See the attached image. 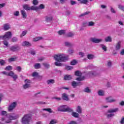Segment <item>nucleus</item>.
I'll return each mask as SVG.
<instances>
[{"label": "nucleus", "mask_w": 124, "mask_h": 124, "mask_svg": "<svg viewBox=\"0 0 124 124\" xmlns=\"http://www.w3.org/2000/svg\"><path fill=\"white\" fill-rule=\"evenodd\" d=\"M36 104H38L39 105H43L46 104V103L45 102H38L36 103Z\"/></svg>", "instance_id": "nucleus-53"}, {"label": "nucleus", "mask_w": 124, "mask_h": 124, "mask_svg": "<svg viewBox=\"0 0 124 124\" xmlns=\"http://www.w3.org/2000/svg\"><path fill=\"white\" fill-rule=\"evenodd\" d=\"M57 124V120L56 119H52L49 123V124Z\"/></svg>", "instance_id": "nucleus-50"}, {"label": "nucleus", "mask_w": 124, "mask_h": 124, "mask_svg": "<svg viewBox=\"0 0 124 124\" xmlns=\"http://www.w3.org/2000/svg\"><path fill=\"white\" fill-rule=\"evenodd\" d=\"M77 84H78L77 82L74 81L72 82V83H71L72 86L74 88H76V87L78 86Z\"/></svg>", "instance_id": "nucleus-41"}, {"label": "nucleus", "mask_w": 124, "mask_h": 124, "mask_svg": "<svg viewBox=\"0 0 124 124\" xmlns=\"http://www.w3.org/2000/svg\"><path fill=\"white\" fill-rule=\"evenodd\" d=\"M120 124H124V117H123L121 119V120L120 121Z\"/></svg>", "instance_id": "nucleus-64"}, {"label": "nucleus", "mask_w": 124, "mask_h": 124, "mask_svg": "<svg viewBox=\"0 0 124 124\" xmlns=\"http://www.w3.org/2000/svg\"><path fill=\"white\" fill-rule=\"evenodd\" d=\"M64 112H69L70 113L71 112H73V109L69 107H67L65 108Z\"/></svg>", "instance_id": "nucleus-30"}, {"label": "nucleus", "mask_w": 124, "mask_h": 124, "mask_svg": "<svg viewBox=\"0 0 124 124\" xmlns=\"http://www.w3.org/2000/svg\"><path fill=\"white\" fill-rule=\"evenodd\" d=\"M75 35V33L72 32H69L66 34V36L67 37H73Z\"/></svg>", "instance_id": "nucleus-25"}, {"label": "nucleus", "mask_w": 124, "mask_h": 124, "mask_svg": "<svg viewBox=\"0 0 124 124\" xmlns=\"http://www.w3.org/2000/svg\"><path fill=\"white\" fill-rule=\"evenodd\" d=\"M65 33V30H60L58 31V34L60 35H62Z\"/></svg>", "instance_id": "nucleus-39"}, {"label": "nucleus", "mask_w": 124, "mask_h": 124, "mask_svg": "<svg viewBox=\"0 0 124 124\" xmlns=\"http://www.w3.org/2000/svg\"><path fill=\"white\" fill-rule=\"evenodd\" d=\"M121 44H122V42L121 41H119L118 43L116 44L115 46V50H116V51H119L121 50Z\"/></svg>", "instance_id": "nucleus-14"}, {"label": "nucleus", "mask_w": 124, "mask_h": 124, "mask_svg": "<svg viewBox=\"0 0 124 124\" xmlns=\"http://www.w3.org/2000/svg\"><path fill=\"white\" fill-rule=\"evenodd\" d=\"M99 47L102 48V50L104 51V52H106L107 51V47H106V46L103 44H100L99 45Z\"/></svg>", "instance_id": "nucleus-22"}, {"label": "nucleus", "mask_w": 124, "mask_h": 124, "mask_svg": "<svg viewBox=\"0 0 124 124\" xmlns=\"http://www.w3.org/2000/svg\"><path fill=\"white\" fill-rule=\"evenodd\" d=\"M62 98L63 100L65 101H69V98L68 97V94L66 93H63L62 95Z\"/></svg>", "instance_id": "nucleus-10"}, {"label": "nucleus", "mask_w": 124, "mask_h": 124, "mask_svg": "<svg viewBox=\"0 0 124 124\" xmlns=\"http://www.w3.org/2000/svg\"><path fill=\"white\" fill-rule=\"evenodd\" d=\"M1 116H7L8 118L11 121L12 120H17L19 118L20 115L19 114H16L15 115V113H11V114H7L6 111L3 110L1 112Z\"/></svg>", "instance_id": "nucleus-2"}, {"label": "nucleus", "mask_w": 124, "mask_h": 124, "mask_svg": "<svg viewBox=\"0 0 124 124\" xmlns=\"http://www.w3.org/2000/svg\"><path fill=\"white\" fill-rule=\"evenodd\" d=\"M91 13V12H86L83 14H81L79 15V17H84V16H86V15H89Z\"/></svg>", "instance_id": "nucleus-33"}, {"label": "nucleus", "mask_w": 124, "mask_h": 124, "mask_svg": "<svg viewBox=\"0 0 124 124\" xmlns=\"http://www.w3.org/2000/svg\"><path fill=\"white\" fill-rule=\"evenodd\" d=\"M11 32L8 31L7 32L4 36H0V39H2L3 40H5L6 38H10V37H11Z\"/></svg>", "instance_id": "nucleus-6"}, {"label": "nucleus", "mask_w": 124, "mask_h": 124, "mask_svg": "<svg viewBox=\"0 0 124 124\" xmlns=\"http://www.w3.org/2000/svg\"><path fill=\"white\" fill-rule=\"evenodd\" d=\"M31 114H25L21 119V123L23 124H28L31 122Z\"/></svg>", "instance_id": "nucleus-3"}, {"label": "nucleus", "mask_w": 124, "mask_h": 124, "mask_svg": "<svg viewBox=\"0 0 124 124\" xmlns=\"http://www.w3.org/2000/svg\"><path fill=\"white\" fill-rule=\"evenodd\" d=\"M16 60H17V58H16V57L11 58L8 59V62H15V61H16Z\"/></svg>", "instance_id": "nucleus-34"}, {"label": "nucleus", "mask_w": 124, "mask_h": 124, "mask_svg": "<svg viewBox=\"0 0 124 124\" xmlns=\"http://www.w3.org/2000/svg\"><path fill=\"white\" fill-rule=\"evenodd\" d=\"M38 7V9H44V8H45V6L42 4H41Z\"/></svg>", "instance_id": "nucleus-49"}, {"label": "nucleus", "mask_w": 124, "mask_h": 124, "mask_svg": "<svg viewBox=\"0 0 124 124\" xmlns=\"http://www.w3.org/2000/svg\"><path fill=\"white\" fill-rule=\"evenodd\" d=\"M75 75L76 76H78V77H81L82 76V73L80 72V71H77L75 72Z\"/></svg>", "instance_id": "nucleus-27"}, {"label": "nucleus", "mask_w": 124, "mask_h": 124, "mask_svg": "<svg viewBox=\"0 0 124 124\" xmlns=\"http://www.w3.org/2000/svg\"><path fill=\"white\" fill-rule=\"evenodd\" d=\"M98 95H100V96H102L104 95V91L102 90H99L98 92Z\"/></svg>", "instance_id": "nucleus-35"}, {"label": "nucleus", "mask_w": 124, "mask_h": 124, "mask_svg": "<svg viewBox=\"0 0 124 124\" xmlns=\"http://www.w3.org/2000/svg\"><path fill=\"white\" fill-rule=\"evenodd\" d=\"M88 22H87V21L83 22L82 23L83 27H87V26H88Z\"/></svg>", "instance_id": "nucleus-62"}, {"label": "nucleus", "mask_w": 124, "mask_h": 124, "mask_svg": "<svg viewBox=\"0 0 124 124\" xmlns=\"http://www.w3.org/2000/svg\"><path fill=\"white\" fill-rule=\"evenodd\" d=\"M88 27H93L94 26V22L93 21H90L88 23Z\"/></svg>", "instance_id": "nucleus-44"}, {"label": "nucleus", "mask_w": 124, "mask_h": 124, "mask_svg": "<svg viewBox=\"0 0 124 124\" xmlns=\"http://www.w3.org/2000/svg\"><path fill=\"white\" fill-rule=\"evenodd\" d=\"M76 1H74V0H70V4H71V5H75V4H76Z\"/></svg>", "instance_id": "nucleus-61"}, {"label": "nucleus", "mask_w": 124, "mask_h": 124, "mask_svg": "<svg viewBox=\"0 0 124 124\" xmlns=\"http://www.w3.org/2000/svg\"><path fill=\"white\" fill-rule=\"evenodd\" d=\"M76 111L78 114H82V108H81V106H78L77 108Z\"/></svg>", "instance_id": "nucleus-23"}, {"label": "nucleus", "mask_w": 124, "mask_h": 124, "mask_svg": "<svg viewBox=\"0 0 124 124\" xmlns=\"http://www.w3.org/2000/svg\"><path fill=\"white\" fill-rule=\"evenodd\" d=\"M77 63V61L75 60H74L71 62V65H75Z\"/></svg>", "instance_id": "nucleus-43"}, {"label": "nucleus", "mask_w": 124, "mask_h": 124, "mask_svg": "<svg viewBox=\"0 0 124 124\" xmlns=\"http://www.w3.org/2000/svg\"><path fill=\"white\" fill-rule=\"evenodd\" d=\"M43 111H47V112H48V113H53V111H52V109L50 108H43L42 109Z\"/></svg>", "instance_id": "nucleus-37"}, {"label": "nucleus", "mask_w": 124, "mask_h": 124, "mask_svg": "<svg viewBox=\"0 0 124 124\" xmlns=\"http://www.w3.org/2000/svg\"><path fill=\"white\" fill-rule=\"evenodd\" d=\"M5 70H8V71H9L10 70H12V66H7L5 68Z\"/></svg>", "instance_id": "nucleus-45"}, {"label": "nucleus", "mask_w": 124, "mask_h": 124, "mask_svg": "<svg viewBox=\"0 0 124 124\" xmlns=\"http://www.w3.org/2000/svg\"><path fill=\"white\" fill-rule=\"evenodd\" d=\"M16 106H17V102H14L11 104L8 107V111L9 112H12L15 108H16Z\"/></svg>", "instance_id": "nucleus-5"}, {"label": "nucleus", "mask_w": 124, "mask_h": 124, "mask_svg": "<svg viewBox=\"0 0 124 124\" xmlns=\"http://www.w3.org/2000/svg\"><path fill=\"white\" fill-rule=\"evenodd\" d=\"M65 69L66 70H71V69H73V67L71 66H67L65 67Z\"/></svg>", "instance_id": "nucleus-46"}, {"label": "nucleus", "mask_w": 124, "mask_h": 124, "mask_svg": "<svg viewBox=\"0 0 124 124\" xmlns=\"http://www.w3.org/2000/svg\"><path fill=\"white\" fill-rule=\"evenodd\" d=\"M25 82L26 84L23 86V89H24V90H26L28 88H31V84H30L31 83V80L29 79H26L25 80Z\"/></svg>", "instance_id": "nucleus-9"}, {"label": "nucleus", "mask_w": 124, "mask_h": 124, "mask_svg": "<svg viewBox=\"0 0 124 124\" xmlns=\"http://www.w3.org/2000/svg\"><path fill=\"white\" fill-rule=\"evenodd\" d=\"M23 9H25V10H27V11H30V5L28 4H25L24 5H23Z\"/></svg>", "instance_id": "nucleus-19"}, {"label": "nucleus", "mask_w": 124, "mask_h": 124, "mask_svg": "<svg viewBox=\"0 0 124 124\" xmlns=\"http://www.w3.org/2000/svg\"><path fill=\"white\" fill-rule=\"evenodd\" d=\"M42 39V37H36L35 38L33 39V41L36 42L38 41V40H41Z\"/></svg>", "instance_id": "nucleus-38"}, {"label": "nucleus", "mask_w": 124, "mask_h": 124, "mask_svg": "<svg viewBox=\"0 0 124 124\" xmlns=\"http://www.w3.org/2000/svg\"><path fill=\"white\" fill-rule=\"evenodd\" d=\"M87 58L89 60H93V55L92 54H89L87 56Z\"/></svg>", "instance_id": "nucleus-51"}, {"label": "nucleus", "mask_w": 124, "mask_h": 124, "mask_svg": "<svg viewBox=\"0 0 124 124\" xmlns=\"http://www.w3.org/2000/svg\"><path fill=\"white\" fill-rule=\"evenodd\" d=\"M106 100L107 102H109V103L115 102V101H116V100L112 99L111 97H108L106 98Z\"/></svg>", "instance_id": "nucleus-24"}, {"label": "nucleus", "mask_w": 124, "mask_h": 124, "mask_svg": "<svg viewBox=\"0 0 124 124\" xmlns=\"http://www.w3.org/2000/svg\"><path fill=\"white\" fill-rule=\"evenodd\" d=\"M71 79H72V77L69 75H66L63 78V79L65 80V81H68L71 80Z\"/></svg>", "instance_id": "nucleus-15"}, {"label": "nucleus", "mask_w": 124, "mask_h": 124, "mask_svg": "<svg viewBox=\"0 0 124 124\" xmlns=\"http://www.w3.org/2000/svg\"><path fill=\"white\" fill-rule=\"evenodd\" d=\"M46 21L51 22L53 20V17L52 16H46Z\"/></svg>", "instance_id": "nucleus-18"}, {"label": "nucleus", "mask_w": 124, "mask_h": 124, "mask_svg": "<svg viewBox=\"0 0 124 124\" xmlns=\"http://www.w3.org/2000/svg\"><path fill=\"white\" fill-rule=\"evenodd\" d=\"M83 92L84 93H92V90L90 89V87H87L84 88Z\"/></svg>", "instance_id": "nucleus-17"}, {"label": "nucleus", "mask_w": 124, "mask_h": 124, "mask_svg": "<svg viewBox=\"0 0 124 124\" xmlns=\"http://www.w3.org/2000/svg\"><path fill=\"white\" fill-rule=\"evenodd\" d=\"M118 7L119 9H120L121 10H122V11H124V6L122 5H119Z\"/></svg>", "instance_id": "nucleus-56"}, {"label": "nucleus", "mask_w": 124, "mask_h": 124, "mask_svg": "<svg viewBox=\"0 0 124 124\" xmlns=\"http://www.w3.org/2000/svg\"><path fill=\"white\" fill-rule=\"evenodd\" d=\"M67 107V106H66V105L60 106L58 108V111L59 112H64V111H65V107Z\"/></svg>", "instance_id": "nucleus-11"}, {"label": "nucleus", "mask_w": 124, "mask_h": 124, "mask_svg": "<svg viewBox=\"0 0 124 124\" xmlns=\"http://www.w3.org/2000/svg\"><path fill=\"white\" fill-rule=\"evenodd\" d=\"M76 80L77 81H83V80H85V77L77 78Z\"/></svg>", "instance_id": "nucleus-42"}, {"label": "nucleus", "mask_w": 124, "mask_h": 124, "mask_svg": "<svg viewBox=\"0 0 124 124\" xmlns=\"http://www.w3.org/2000/svg\"><path fill=\"white\" fill-rule=\"evenodd\" d=\"M30 10H38V7H34L32 6L30 7Z\"/></svg>", "instance_id": "nucleus-40"}, {"label": "nucleus", "mask_w": 124, "mask_h": 124, "mask_svg": "<svg viewBox=\"0 0 124 124\" xmlns=\"http://www.w3.org/2000/svg\"><path fill=\"white\" fill-rule=\"evenodd\" d=\"M34 67L36 69H37L38 68H40V63H36L35 65H34Z\"/></svg>", "instance_id": "nucleus-47"}, {"label": "nucleus", "mask_w": 124, "mask_h": 124, "mask_svg": "<svg viewBox=\"0 0 124 124\" xmlns=\"http://www.w3.org/2000/svg\"><path fill=\"white\" fill-rule=\"evenodd\" d=\"M16 70L19 72H21L22 71V67H21V66H17L16 68Z\"/></svg>", "instance_id": "nucleus-55"}, {"label": "nucleus", "mask_w": 124, "mask_h": 124, "mask_svg": "<svg viewBox=\"0 0 124 124\" xmlns=\"http://www.w3.org/2000/svg\"><path fill=\"white\" fill-rule=\"evenodd\" d=\"M46 83L47 85H53V84H55V80L53 79H48L46 81Z\"/></svg>", "instance_id": "nucleus-21"}, {"label": "nucleus", "mask_w": 124, "mask_h": 124, "mask_svg": "<svg viewBox=\"0 0 124 124\" xmlns=\"http://www.w3.org/2000/svg\"><path fill=\"white\" fill-rule=\"evenodd\" d=\"M69 124H77V122L72 121L69 122Z\"/></svg>", "instance_id": "nucleus-63"}, {"label": "nucleus", "mask_w": 124, "mask_h": 124, "mask_svg": "<svg viewBox=\"0 0 124 124\" xmlns=\"http://www.w3.org/2000/svg\"><path fill=\"white\" fill-rule=\"evenodd\" d=\"M6 63V62H5V60H3L2 59L0 60V65L1 66H3Z\"/></svg>", "instance_id": "nucleus-31"}, {"label": "nucleus", "mask_w": 124, "mask_h": 124, "mask_svg": "<svg viewBox=\"0 0 124 124\" xmlns=\"http://www.w3.org/2000/svg\"><path fill=\"white\" fill-rule=\"evenodd\" d=\"M14 16H16V17H17V16H19V15H20V13L19 11H17L14 12Z\"/></svg>", "instance_id": "nucleus-58"}, {"label": "nucleus", "mask_w": 124, "mask_h": 124, "mask_svg": "<svg viewBox=\"0 0 124 124\" xmlns=\"http://www.w3.org/2000/svg\"><path fill=\"white\" fill-rule=\"evenodd\" d=\"M22 46L23 47H31V44L28 41H24L22 43Z\"/></svg>", "instance_id": "nucleus-13"}, {"label": "nucleus", "mask_w": 124, "mask_h": 124, "mask_svg": "<svg viewBox=\"0 0 124 124\" xmlns=\"http://www.w3.org/2000/svg\"><path fill=\"white\" fill-rule=\"evenodd\" d=\"M64 45L66 47H72V44L68 42H65Z\"/></svg>", "instance_id": "nucleus-29"}, {"label": "nucleus", "mask_w": 124, "mask_h": 124, "mask_svg": "<svg viewBox=\"0 0 124 124\" xmlns=\"http://www.w3.org/2000/svg\"><path fill=\"white\" fill-rule=\"evenodd\" d=\"M12 42H17L18 41V38L16 37H13L12 39Z\"/></svg>", "instance_id": "nucleus-52"}, {"label": "nucleus", "mask_w": 124, "mask_h": 124, "mask_svg": "<svg viewBox=\"0 0 124 124\" xmlns=\"http://www.w3.org/2000/svg\"><path fill=\"white\" fill-rule=\"evenodd\" d=\"M55 64L56 66H62V64L58 62H55Z\"/></svg>", "instance_id": "nucleus-48"}, {"label": "nucleus", "mask_w": 124, "mask_h": 124, "mask_svg": "<svg viewBox=\"0 0 124 124\" xmlns=\"http://www.w3.org/2000/svg\"><path fill=\"white\" fill-rule=\"evenodd\" d=\"M21 15L22 16V17L24 19H26L27 18V13H26V11L24 10H21Z\"/></svg>", "instance_id": "nucleus-20"}, {"label": "nucleus", "mask_w": 124, "mask_h": 124, "mask_svg": "<svg viewBox=\"0 0 124 124\" xmlns=\"http://www.w3.org/2000/svg\"><path fill=\"white\" fill-rule=\"evenodd\" d=\"M43 65L46 68H49L50 67V65H49V64L46 63H43Z\"/></svg>", "instance_id": "nucleus-57"}, {"label": "nucleus", "mask_w": 124, "mask_h": 124, "mask_svg": "<svg viewBox=\"0 0 124 124\" xmlns=\"http://www.w3.org/2000/svg\"><path fill=\"white\" fill-rule=\"evenodd\" d=\"M38 73H37V72H34L32 74V77H36V76H38Z\"/></svg>", "instance_id": "nucleus-59"}, {"label": "nucleus", "mask_w": 124, "mask_h": 124, "mask_svg": "<svg viewBox=\"0 0 124 124\" xmlns=\"http://www.w3.org/2000/svg\"><path fill=\"white\" fill-rule=\"evenodd\" d=\"M72 115L75 118H79V113H77V112H73L72 113Z\"/></svg>", "instance_id": "nucleus-32"}, {"label": "nucleus", "mask_w": 124, "mask_h": 124, "mask_svg": "<svg viewBox=\"0 0 124 124\" xmlns=\"http://www.w3.org/2000/svg\"><path fill=\"white\" fill-rule=\"evenodd\" d=\"M90 41L93 43H100V42L103 41V40L102 39H97L95 37H92L90 38Z\"/></svg>", "instance_id": "nucleus-7"}, {"label": "nucleus", "mask_w": 124, "mask_h": 124, "mask_svg": "<svg viewBox=\"0 0 124 124\" xmlns=\"http://www.w3.org/2000/svg\"><path fill=\"white\" fill-rule=\"evenodd\" d=\"M8 76L12 77V78L14 79V81H16V80L18 79V76L17 75H15L13 71H10V72L8 73Z\"/></svg>", "instance_id": "nucleus-8"}, {"label": "nucleus", "mask_w": 124, "mask_h": 124, "mask_svg": "<svg viewBox=\"0 0 124 124\" xmlns=\"http://www.w3.org/2000/svg\"><path fill=\"white\" fill-rule=\"evenodd\" d=\"M3 40L4 41H3L2 43H3V45H4L5 46L4 47H8V44H9L8 41H7L5 40Z\"/></svg>", "instance_id": "nucleus-36"}, {"label": "nucleus", "mask_w": 124, "mask_h": 124, "mask_svg": "<svg viewBox=\"0 0 124 124\" xmlns=\"http://www.w3.org/2000/svg\"><path fill=\"white\" fill-rule=\"evenodd\" d=\"M32 3L34 5H37L38 4V1L37 0H33Z\"/></svg>", "instance_id": "nucleus-60"}, {"label": "nucleus", "mask_w": 124, "mask_h": 124, "mask_svg": "<svg viewBox=\"0 0 124 124\" xmlns=\"http://www.w3.org/2000/svg\"><path fill=\"white\" fill-rule=\"evenodd\" d=\"M87 75L90 77H94L97 75V73L95 71H90L87 73Z\"/></svg>", "instance_id": "nucleus-12"}, {"label": "nucleus", "mask_w": 124, "mask_h": 124, "mask_svg": "<svg viewBox=\"0 0 124 124\" xmlns=\"http://www.w3.org/2000/svg\"><path fill=\"white\" fill-rule=\"evenodd\" d=\"M105 41H106V42H111L112 38H111V37H110L109 36H108L105 38Z\"/></svg>", "instance_id": "nucleus-28"}, {"label": "nucleus", "mask_w": 124, "mask_h": 124, "mask_svg": "<svg viewBox=\"0 0 124 124\" xmlns=\"http://www.w3.org/2000/svg\"><path fill=\"white\" fill-rule=\"evenodd\" d=\"M89 1L88 0H82L80 1V3L83 4H87Z\"/></svg>", "instance_id": "nucleus-54"}, {"label": "nucleus", "mask_w": 124, "mask_h": 124, "mask_svg": "<svg viewBox=\"0 0 124 124\" xmlns=\"http://www.w3.org/2000/svg\"><path fill=\"white\" fill-rule=\"evenodd\" d=\"M9 50L11 52L16 53V52H19L21 50V46L19 45L12 46L10 47Z\"/></svg>", "instance_id": "nucleus-4"}, {"label": "nucleus", "mask_w": 124, "mask_h": 124, "mask_svg": "<svg viewBox=\"0 0 124 124\" xmlns=\"http://www.w3.org/2000/svg\"><path fill=\"white\" fill-rule=\"evenodd\" d=\"M119 110V108L110 109L108 110V113H116Z\"/></svg>", "instance_id": "nucleus-26"}, {"label": "nucleus", "mask_w": 124, "mask_h": 124, "mask_svg": "<svg viewBox=\"0 0 124 124\" xmlns=\"http://www.w3.org/2000/svg\"><path fill=\"white\" fill-rule=\"evenodd\" d=\"M10 29V25L8 23L4 24L3 25V30L4 31H8Z\"/></svg>", "instance_id": "nucleus-16"}, {"label": "nucleus", "mask_w": 124, "mask_h": 124, "mask_svg": "<svg viewBox=\"0 0 124 124\" xmlns=\"http://www.w3.org/2000/svg\"><path fill=\"white\" fill-rule=\"evenodd\" d=\"M69 57L68 55H65L64 54H59L54 55V59L57 62H67Z\"/></svg>", "instance_id": "nucleus-1"}]
</instances>
